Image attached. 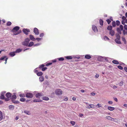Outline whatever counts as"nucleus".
Returning a JSON list of instances; mask_svg holds the SVG:
<instances>
[{"mask_svg":"<svg viewBox=\"0 0 127 127\" xmlns=\"http://www.w3.org/2000/svg\"><path fill=\"white\" fill-rule=\"evenodd\" d=\"M20 29V27L18 26H16L11 31L13 32L14 35H16L21 32V30L17 31Z\"/></svg>","mask_w":127,"mask_h":127,"instance_id":"obj_1","label":"nucleus"},{"mask_svg":"<svg viewBox=\"0 0 127 127\" xmlns=\"http://www.w3.org/2000/svg\"><path fill=\"white\" fill-rule=\"evenodd\" d=\"M30 41V39L28 38H27L24 41L22 42V44L24 45L28 46L29 43Z\"/></svg>","mask_w":127,"mask_h":127,"instance_id":"obj_2","label":"nucleus"},{"mask_svg":"<svg viewBox=\"0 0 127 127\" xmlns=\"http://www.w3.org/2000/svg\"><path fill=\"white\" fill-rule=\"evenodd\" d=\"M55 94L57 95H61L63 93V91L60 89H57L55 91Z\"/></svg>","mask_w":127,"mask_h":127,"instance_id":"obj_3","label":"nucleus"},{"mask_svg":"<svg viewBox=\"0 0 127 127\" xmlns=\"http://www.w3.org/2000/svg\"><path fill=\"white\" fill-rule=\"evenodd\" d=\"M11 94L9 93H7L6 94V97L5 98V100L6 101H8L10 100V98L11 96Z\"/></svg>","mask_w":127,"mask_h":127,"instance_id":"obj_4","label":"nucleus"},{"mask_svg":"<svg viewBox=\"0 0 127 127\" xmlns=\"http://www.w3.org/2000/svg\"><path fill=\"white\" fill-rule=\"evenodd\" d=\"M26 96L28 98H31L33 97V94L31 93H27L26 94Z\"/></svg>","mask_w":127,"mask_h":127,"instance_id":"obj_5","label":"nucleus"},{"mask_svg":"<svg viewBox=\"0 0 127 127\" xmlns=\"http://www.w3.org/2000/svg\"><path fill=\"white\" fill-rule=\"evenodd\" d=\"M23 32L26 35H28V32H30V30L29 29H24L23 30Z\"/></svg>","mask_w":127,"mask_h":127,"instance_id":"obj_6","label":"nucleus"},{"mask_svg":"<svg viewBox=\"0 0 127 127\" xmlns=\"http://www.w3.org/2000/svg\"><path fill=\"white\" fill-rule=\"evenodd\" d=\"M43 94L41 93H38L36 94L35 96L37 98H40L42 96H43Z\"/></svg>","mask_w":127,"mask_h":127,"instance_id":"obj_7","label":"nucleus"},{"mask_svg":"<svg viewBox=\"0 0 127 127\" xmlns=\"http://www.w3.org/2000/svg\"><path fill=\"white\" fill-rule=\"evenodd\" d=\"M33 32L36 35H38L39 34V32L38 30L36 28H35L34 29Z\"/></svg>","mask_w":127,"mask_h":127,"instance_id":"obj_8","label":"nucleus"},{"mask_svg":"<svg viewBox=\"0 0 127 127\" xmlns=\"http://www.w3.org/2000/svg\"><path fill=\"white\" fill-rule=\"evenodd\" d=\"M92 29L95 32H98V30L97 27L94 25L92 26Z\"/></svg>","mask_w":127,"mask_h":127,"instance_id":"obj_9","label":"nucleus"},{"mask_svg":"<svg viewBox=\"0 0 127 127\" xmlns=\"http://www.w3.org/2000/svg\"><path fill=\"white\" fill-rule=\"evenodd\" d=\"M115 33L114 31L113 30H112L109 31V34L112 36H114V35Z\"/></svg>","mask_w":127,"mask_h":127,"instance_id":"obj_10","label":"nucleus"},{"mask_svg":"<svg viewBox=\"0 0 127 127\" xmlns=\"http://www.w3.org/2000/svg\"><path fill=\"white\" fill-rule=\"evenodd\" d=\"M87 108L89 109L91 108H95V105L94 104H90L89 105V106L87 107Z\"/></svg>","mask_w":127,"mask_h":127,"instance_id":"obj_11","label":"nucleus"},{"mask_svg":"<svg viewBox=\"0 0 127 127\" xmlns=\"http://www.w3.org/2000/svg\"><path fill=\"white\" fill-rule=\"evenodd\" d=\"M30 39L32 41H35V39L34 37V36L32 35H30Z\"/></svg>","mask_w":127,"mask_h":127,"instance_id":"obj_12","label":"nucleus"},{"mask_svg":"<svg viewBox=\"0 0 127 127\" xmlns=\"http://www.w3.org/2000/svg\"><path fill=\"white\" fill-rule=\"evenodd\" d=\"M108 109L110 111H112L115 109V108L114 107L111 106H108Z\"/></svg>","mask_w":127,"mask_h":127,"instance_id":"obj_13","label":"nucleus"},{"mask_svg":"<svg viewBox=\"0 0 127 127\" xmlns=\"http://www.w3.org/2000/svg\"><path fill=\"white\" fill-rule=\"evenodd\" d=\"M15 52H12L10 53L9 54V55L11 56V57H13L15 55Z\"/></svg>","mask_w":127,"mask_h":127,"instance_id":"obj_14","label":"nucleus"},{"mask_svg":"<svg viewBox=\"0 0 127 127\" xmlns=\"http://www.w3.org/2000/svg\"><path fill=\"white\" fill-rule=\"evenodd\" d=\"M64 58L68 60H71L72 59V57L71 56H65Z\"/></svg>","mask_w":127,"mask_h":127,"instance_id":"obj_15","label":"nucleus"},{"mask_svg":"<svg viewBox=\"0 0 127 127\" xmlns=\"http://www.w3.org/2000/svg\"><path fill=\"white\" fill-rule=\"evenodd\" d=\"M115 41L118 44H121V42L120 41V40L118 39H116L115 40Z\"/></svg>","mask_w":127,"mask_h":127,"instance_id":"obj_16","label":"nucleus"},{"mask_svg":"<svg viewBox=\"0 0 127 127\" xmlns=\"http://www.w3.org/2000/svg\"><path fill=\"white\" fill-rule=\"evenodd\" d=\"M0 98L1 99H5V98L4 96V94L3 93H2L1 94V95L0 97Z\"/></svg>","mask_w":127,"mask_h":127,"instance_id":"obj_17","label":"nucleus"},{"mask_svg":"<svg viewBox=\"0 0 127 127\" xmlns=\"http://www.w3.org/2000/svg\"><path fill=\"white\" fill-rule=\"evenodd\" d=\"M85 58L86 59H89L91 58V57L89 55H87L85 56Z\"/></svg>","mask_w":127,"mask_h":127,"instance_id":"obj_18","label":"nucleus"},{"mask_svg":"<svg viewBox=\"0 0 127 127\" xmlns=\"http://www.w3.org/2000/svg\"><path fill=\"white\" fill-rule=\"evenodd\" d=\"M42 99L43 100H48L49 99V98L47 97L44 96L42 98Z\"/></svg>","mask_w":127,"mask_h":127,"instance_id":"obj_19","label":"nucleus"},{"mask_svg":"<svg viewBox=\"0 0 127 127\" xmlns=\"http://www.w3.org/2000/svg\"><path fill=\"white\" fill-rule=\"evenodd\" d=\"M112 62L114 64H119V62L116 60H114L112 61Z\"/></svg>","mask_w":127,"mask_h":127,"instance_id":"obj_20","label":"nucleus"},{"mask_svg":"<svg viewBox=\"0 0 127 127\" xmlns=\"http://www.w3.org/2000/svg\"><path fill=\"white\" fill-rule=\"evenodd\" d=\"M112 27L111 26H108V27L107 28V29L108 30L111 31L112 30Z\"/></svg>","mask_w":127,"mask_h":127,"instance_id":"obj_21","label":"nucleus"},{"mask_svg":"<svg viewBox=\"0 0 127 127\" xmlns=\"http://www.w3.org/2000/svg\"><path fill=\"white\" fill-rule=\"evenodd\" d=\"M15 99H12V101L13 103H19V101H18L15 100Z\"/></svg>","mask_w":127,"mask_h":127,"instance_id":"obj_22","label":"nucleus"},{"mask_svg":"<svg viewBox=\"0 0 127 127\" xmlns=\"http://www.w3.org/2000/svg\"><path fill=\"white\" fill-rule=\"evenodd\" d=\"M15 99H12V101L13 103H19V101H18L15 100Z\"/></svg>","mask_w":127,"mask_h":127,"instance_id":"obj_23","label":"nucleus"},{"mask_svg":"<svg viewBox=\"0 0 127 127\" xmlns=\"http://www.w3.org/2000/svg\"><path fill=\"white\" fill-rule=\"evenodd\" d=\"M15 99H12V101L13 103H19V101H18L15 100Z\"/></svg>","mask_w":127,"mask_h":127,"instance_id":"obj_24","label":"nucleus"},{"mask_svg":"<svg viewBox=\"0 0 127 127\" xmlns=\"http://www.w3.org/2000/svg\"><path fill=\"white\" fill-rule=\"evenodd\" d=\"M37 74L38 76H40L42 75L43 73L42 72L40 71L38 72Z\"/></svg>","mask_w":127,"mask_h":127,"instance_id":"obj_25","label":"nucleus"},{"mask_svg":"<svg viewBox=\"0 0 127 127\" xmlns=\"http://www.w3.org/2000/svg\"><path fill=\"white\" fill-rule=\"evenodd\" d=\"M34 43L33 42H31L28 44V46L29 47H31L33 45Z\"/></svg>","mask_w":127,"mask_h":127,"instance_id":"obj_26","label":"nucleus"},{"mask_svg":"<svg viewBox=\"0 0 127 127\" xmlns=\"http://www.w3.org/2000/svg\"><path fill=\"white\" fill-rule=\"evenodd\" d=\"M3 115L2 112L0 111V121H1L3 118Z\"/></svg>","mask_w":127,"mask_h":127,"instance_id":"obj_27","label":"nucleus"},{"mask_svg":"<svg viewBox=\"0 0 127 127\" xmlns=\"http://www.w3.org/2000/svg\"><path fill=\"white\" fill-rule=\"evenodd\" d=\"M33 101L34 102H39L42 101V100H40V99H35L33 100Z\"/></svg>","mask_w":127,"mask_h":127,"instance_id":"obj_28","label":"nucleus"},{"mask_svg":"<svg viewBox=\"0 0 127 127\" xmlns=\"http://www.w3.org/2000/svg\"><path fill=\"white\" fill-rule=\"evenodd\" d=\"M99 23L100 25L102 26L103 25V21L101 19H100L99 20Z\"/></svg>","mask_w":127,"mask_h":127,"instance_id":"obj_29","label":"nucleus"},{"mask_svg":"<svg viewBox=\"0 0 127 127\" xmlns=\"http://www.w3.org/2000/svg\"><path fill=\"white\" fill-rule=\"evenodd\" d=\"M16 95H12L11 97V99H16Z\"/></svg>","mask_w":127,"mask_h":127,"instance_id":"obj_30","label":"nucleus"},{"mask_svg":"<svg viewBox=\"0 0 127 127\" xmlns=\"http://www.w3.org/2000/svg\"><path fill=\"white\" fill-rule=\"evenodd\" d=\"M116 39H118L120 40V35L118 34H116Z\"/></svg>","mask_w":127,"mask_h":127,"instance_id":"obj_31","label":"nucleus"},{"mask_svg":"<svg viewBox=\"0 0 127 127\" xmlns=\"http://www.w3.org/2000/svg\"><path fill=\"white\" fill-rule=\"evenodd\" d=\"M40 81L41 82H42L44 81V78L43 77H40L39 78Z\"/></svg>","mask_w":127,"mask_h":127,"instance_id":"obj_32","label":"nucleus"},{"mask_svg":"<svg viewBox=\"0 0 127 127\" xmlns=\"http://www.w3.org/2000/svg\"><path fill=\"white\" fill-rule=\"evenodd\" d=\"M22 51V49H18L16 50V51H15V53H19L21 52Z\"/></svg>","mask_w":127,"mask_h":127,"instance_id":"obj_33","label":"nucleus"},{"mask_svg":"<svg viewBox=\"0 0 127 127\" xmlns=\"http://www.w3.org/2000/svg\"><path fill=\"white\" fill-rule=\"evenodd\" d=\"M104 39L105 40H109V38L107 36H105L104 37Z\"/></svg>","mask_w":127,"mask_h":127,"instance_id":"obj_34","label":"nucleus"},{"mask_svg":"<svg viewBox=\"0 0 127 127\" xmlns=\"http://www.w3.org/2000/svg\"><path fill=\"white\" fill-rule=\"evenodd\" d=\"M6 58V56H3L2 57L0 58V60H3L4 59Z\"/></svg>","mask_w":127,"mask_h":127,"instance_id":"obj_35","label":"nucleus"},{"mask_svg":"<svg viewBox=\"0 0 127 127\" xmlns=\"http://www.w3.org/2000/svg\"><path fill=\"white\" fill-rule=\"evenodd\" d=\"M11 23L10 22H8L6 23V25L7 26H10L11 24Z\"/></svg>","mask_w":127,"mask_h":127,"instance_id":"obj_36","label":"nucleus"},{"mask_svg":"<svg viewBox=\"0 0 127 127\" xmlns=\"http://www.w3.org/2000/svg\"><path fill=\"white\" fill-rule=\"evenodd\" d=\"M45 66V65L43 64H42V65H40L39 66V68L40 69L42 68Z\"/></svg>","mask_w":127,"mask_h":127,"instance_id":"obj_37","label":"nucleus"},{"mask_svg":"<svg viewBox=\"0 0 127 127\" xmlns=\"http://www.w3.org/2000/svg\"><path fill=\"white\" fill-rule=\"evenodd\" d=\"M26 100V99L24 98H21L20 99V101L21 102H24Z\"/></svg>","mask_w":127,"mask_h":127,"instance_id":"obj_38","label":"nucleus"},{"mask_svg":"<svg viewBox=\"0 0 127 127\" xmlns=\"http://www.w3.org/2000/svg\"><path fill=\"white\" fill-rule=\"evenodd\" d=\"M112 25L113 27H115L116 26V24L115 21H113L112 23Z\"/></svg>","mask_w":127,"mask_h":127,"instance_id":"obj_39","label":"nucleus"},{"mask_svg":"<svg viewBox=\"0 0 127 127\" xmlns=\"http://www.w3.org/2000/svg\"><path fill=\"white\" fill-rule=\"evenodd\" d=\"M70 123L72 126H74L75 124V122L73 121H71Z\"/></svg>","mask_w":127,"mask_h":127,"instance_id":"obj_40","label":"nucleus"},{"mask_svg":"<svg viewBox=\"0 0 127 127\" xmlns=\"http://www.w3.org/2000/svg\"><path fill=\"white\" fill-rule=\"evenodd\" d=\"M120 23V22L119 20H117L116 21V24L118 26L119 25Z\"/></svg>","mask_w":127,"mask_h":127,"instance_id":"obj_41","label":"nucleus"},{"mask_svg":"<svg viewBox=\"0 0 127 127\" xmlns=\"http://www.w3.org/2000/svg\"><path fill=\"white\" fill-rule=\"evenodd\" d=\"M58 60L59 61H63L64 60V59L62 57H61L58 58Z\"/></svg>","mask_w":127,"mask_h":127,"instance_id":"obj_42","label":"nucleus"},{"mask_svg":"<svg viewBox=\"0 0 127 127\" xmlns=\"http://www.w3.org/2000/svg\"><path fill=\"white\" fill-rule=\"evenodd\" d=\"M111 117L110 116H107L106 117V118L107 119L110 120H111Z\"/></svg>","mask_w":127,"mask_h":127,"instance_id":"obj_43","label":"nucleus"},{"mask_svg":"<svg viewBox=\"0 0 127 127\" xmlns=\"http://www.w3.org/2000/svg\"><path fill=\"white\" fill-rule=\"evenodd\" d=\"M122 40L124 42V43L125 44H126V41L125 39V38L124 37H122Z\"/></svg>","mask_w":127,"mask_h":127,"instance_id":"obj_44","label":"nucleus"},{"mask_svg":"<svg viewBox=\"0 0 127 127\" xmlns=\"http://www.w3.org/2000/svg\"><path fill=\"white\" fill-rule=\"evenodd\" d=\"M47 69V68L46 67H43L42 68L41 70L42 71H45L46 69Z\"/></svg>","mask_w":127,"mask_h":127,"instance_id":"obj_45","label":"nucleus"},{"mask_svg":"<svg viewBox=\"0 0 127 127\" xmlns=\"http://www.w3.org/2000/svg\"><path fill=\"white\" fill-rule=\"evenodd\" d=\"M118 68L122 70L123 69V67L119 65L118 66Z\"/></svg>","mask_w":127,"mask_h":127,"instance_id":"obj_46","label":"nucleus"},{"mask_svg":"<svg viewBox=\"0 0 127 127\" xmlns=\"http://www.w3.org/2000/svg\"><path fill=\"white\" fill-rule=\"evenodd\" d=\"M20 96L21 97H24L25 96V95L24 94H21L20 95Z\"/></svg>","mask_w":127,"mask_h":127,"instance_id":"obj_47","label":"nucleus"},{"mask_svg":"<svg viewBox=\"0 0 127 127\" xmlns=\"http://www.w3.org/2000/svg\"><path fill=\"white\" fill-rule=\"evenodd\" d=\"M52 64V63H48L47 64H46L45 65H46V66H49V65H51Z\"/></svg>","mask_w":127,"mask_h":127,"instance_id":"obj_48","label":"nucleus"},{"mask_svg":"<svg viewBox=\"0 0 127 127\" xmlns=\"http://www.w3.org/2000/svg\"><path fill=\"white\" fill-rule=\"evenodd\" d=\"M106 21L108 24H109L111 22L110 20L109 19H107L106 20Z\"/></svg>","mask_w":127,"mask_h":127,"instance_id":"obj_49","label":"nucleus"},{"mask_svg":"<svg viewBox=\"0 0 127 127\" xmlns=\"http://www.w3.org/2000/svg\"><path fill=\"white\" fill-rule=\"evenodd\" d=\"M120 28L121 29V30L122 31L123 30V26L122 25H120Z\"/></svg>","mask_w":127,"mask_h":127,"instance_id":"obj_50","label":"nucleus"},{"mask_svg":"<svg viewBox=\"0 0 127 127\" xmlns=\"http://www.w3.org/2000/svg\"><path fill=\"white\" fill-rule=\"evenodd\" d=\"M122 19L124 21L126 19V17L123 16L122 17Z\"/></svg>","mask_w":127,"mask_h":127,"instance_id":"obj_51","label":"nucleus"},{"mask_svg":"<svg viewBox=\"0 0 127 127\" xmlns=\"http://www.w3.org/2000/svg\"><path fill=\"white\" fill-rule=\"evenodd\" d=\"M24 112L25 113L27 114H29V112L27 111H25Z\"/></svg>","mask_w":127,"mask_h":127,"instance_id":"obj_52","label":"nucleus"},{"mask_svg":"<svg viewBox=\"0 0 127 127\" xmlns=\"http://www.w3.org/2000/svg\"><path fill=\"white\" fill-rule=\"evenodd\" d=\"M124 28L125 29L127 30V25H125L124 26Z\"/></svg>","mask_w":127,"mask_h":127,"instance_id":"obj_53","label":"nucleus"},{"mask_svg":"<svg viewBox=\"0 0 127 127\" xmlns=\"http://www.w3.org/2000/svg\"><path fill=\"white\" fill-rule=\"evenodd\" d=\"M97 105L98 106V107H101V105L99 103H98Z\"/></svg>","mask_w":127,"mask_h":127,"instance_id":"obj_54","label":"nucleus"},{"mask_svg":"<svg viewBox=\"0 0 127 127\" xmlns=\"http://www.w3.org/2000/svg\"><path fill=\"white\" fill-rule=\"evenodd\" d=\"M36 39L38 41H39L41 39V38H36Z\"/></svg>","mask_w":127,"mask_h":127,"instance_id":"obj_55","label":"nucleus"},{"mask_svg":"<svg viewBox=\"0 0 127 127\" xmlns=\"http://www.w3.org/2000/svg\"><path fill=\"white\" fill-rule=\"evenodd\" d=\"M123 81H121L119 85L120 86H122L123 85Z\"/></svg>","mask_w":127,"mask_h":127,"instance_id":"obj_56","label":"nucleus"},{"mask_svg":"<svg viewBox=\"0 0 127 127\" xmlns=\"http://www.w3.org/2000/svg\"><path fill=\"white\" fill-rule=\"evenodd\" d=\"M44 35V33H42L40 34L39 36L40 37H42Z\"/></svg>","mask_w":127,"mask_h":127,"instance_id":"obj_57","label":"nucleus"},{"mask_svg":"<svg viewBox=\"0 0 127 127\" xmlns=\"http://www.w3.org/2000/svg\"><path fill=\"white\" fill-rule=\"evenodd\" d=\"M117 30L118 32L121 31V30H120V28H117Z\"/></svg>","mask_w":127,"mask_h":127,"instance_id":"obj_58","label":"nucleus"},{"mask_svg":"<svg viewBox=\"0 0 127 127\" xmlns=\"http://www.w3.org/2000/svg\"><path fill=\"white\" fill-rule=\"evenodd\" d=\"M125 22L124 20H123L122 21V23L124 25H125Z\"/></svg>","mask_w":127,"mask_h":127,"instance_id":"obj_59","label":"nucleus"},{"mask_svg":"<svg viewBox=\"0 0 127 127\" xmlns=\"http://www.w3.org/2000/svg\"><path fill=\"white\" fill-rule=\"evenodd\" d=\"M124 69L127 72V67H125L124 68Z\"/></svg>","mask_w":127,"mask_h":127,"instance_id":"obj_60","label":"nucleus"},{"mask_svg":"<svg viewBox=\"0 0 127 127\" xmlns=\"http://www.w3.org/2000/svg\"><path fill=\"white\" fill-rule=\"evenodd\" d=\"M68 100V98L67 97H65L64 100L65 101H67Z\"/></svg>","mask_w":127,"mask_h":127,"instance_id":"obj_61","label":"nucleus"},{"mask_svg":"<svg viewBox=\"0 0 127 127\" xmlns=\"http://www.w3.org/2000/svg\"><path fill=\"white\" fill-rule=\"evenodd\" d=\"M108 103L109 104H112L113 103V102L112 101H109L108 102Z\"/></svg>","mask_w":127,"mask_h":127,"instance_id":"obj_62","label":"nucleus"},{"mask_svg":"<svg viewBox=\"0 0 127 127\" xmlns=\"http://www.w3.org/2000/svg\"><path fill=\"white\" fill-rule=\"evenodd\" d=\"M91 95H95V94L94 93H91Z\"/></svg>","mask_w":127,"mask_h":127,"instance_id":"obj_63","label":"nucleus"},{"mask_svg":"<svg viewBox=\"0 0 127 127\" xmlns=\"http://www.w3.org/2000/svg\"><path fill=\"white\" fill-rule=\"evenodd\" d=\"M80 91L82 93H84L85 92V91L84 90L82 89L80 90Z\"/></svg>","mask_w":127,"mask_h":127,"instance_id":"obj_64","label":"nucleus"}]
</instances>
